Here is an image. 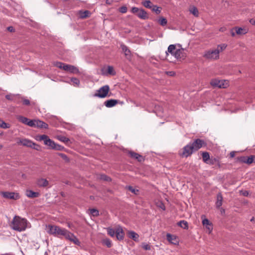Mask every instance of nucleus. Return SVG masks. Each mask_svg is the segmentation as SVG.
<instances>
[{
	"instance_id": "f257e3e1",
	"label": "nucleus",
	"mask_w": 255,
	"mask_h": 255,
	"mask_svg": "<svg viewBox=\"0 0 255 255\" xmlns=\"http://www.w3.org/2000/svg\"><path fill=\"white\" fill-rule=\"evenodd\" d=\"M11 228L14 231L22 232L27 228H30L31 225L25 218L15 216L10 224Z\"/></svg>"
},
{
	"instance_id": "f03ea898",
	"label": "nucleus",
	"mask_w": 255,
	"mask_h": 255,
	"mask_svg": "<svg viewBox=\"0 0 255 255\" xmlns=\"http://www.w3.org/2000/svg\"><path fill=\"white\" fill-rule=\"evenodd\" d=\"M203 56L208 59L216 60L219 58V50L215 49L209 50L205 52Z\"/></svg>"
},
{
	"instance_id": "7ed1b4c3",
	"label": "nucleus",
	"mask_w": 255,
	"mask_h": 255,
	"mask_svg": "<svg viewBox=\"0 0 255 255\" xmlns=\"http://www.w3.org/2000/svg\"><path fill=\"white\" fill-rule=\"evenodd\" d=\"M109 90V86L108 85H105L97 90V93H95L94 96L101 98H105L107 96Z\"/></svg>"
},
{
	"instance_id": "20e7f679",
	"label": "nucleus",
	"mask_w": 255,
	"mask_h": 255,
	"mask_svg": "<svg viewBox=\"0 0 255 255\" xmlns=\"http://www.w3.org/2000/svg\"><path fill=\"white\" fill-rule=\"evenodd\" d=\"M45 145L48 146L50 149H55L56 150L61 151L64 148L63 146L58 144L56 143L53 140L51 139H48L45 142Z\"/></svg>"
},
{
	"instance_id": "39448f33",
	"label": "nucleus",
	"mask_w": 255,
	"mask_h": 255,
	"mask_svg": "<svg viewBox=\"0 0 255 255\" xmlns=\"http://www.w3.org/2000/svg\"><path fill=\"white\" fill-rule=\"evenodd\" d=\"M210 83L212 86L220 88H226L228 85V83L225 81L218 79L212 80Z\"/></svg>"
},
{
	"instance_id": "423d86ee",
	"label": "nucleus",
	"mask_w": 255,
	"mask_h": 255,
	"mask_svg": "<svg viewBox=\"0 0 255 255\" xmlns=\"http://www.w3.org/2000/svg\"><path fill=\"white\" fill-rule=\"evenodd\" d=\"M195 151L198 150L203 145H206V143L203 140L200 139H196L193 143H191Z\"/></svg>"
},
{
	"instance_id": "0eeeda50",
	"label": "nucleus",
	"mask_w": 255,
	"mask_h": 255,
	"mask_svg": "<svg viewBox=\"0 0 255 255\" xmlns=\"http://www.w3.org/2000/svg\"><path fill=\"white\" fill-rule=\"evenodd\" d=\"M0 194L4 198L7 199L17 200L19 198L18 194L14 192H1Z\"/></svg>"
},
{
	"instance_id": "6e6552de",
	"label": "nucleus",
	"mask_w": 255,
	"mask_h": 255,
	"mask_svg": "<svg viewBox=\"0 0 255 255\" xmlns=\"http://www.w3.org/2000/svg\"><path fill=\"white\" fill-rule=\"evenodd\" d=\"M195 150L193 149V147H192L191 143H190L184 147L182 155L187 157L190 155Z\"/></svg>"
},
{
	"instance_id": "1a4fd4ad",
	"label": "nucleus",
	"mask_w": 255,
	"mask_h": 255,
	"mask_svg": "<svg viewBox=\"0 0 255 255\" xmlns=\"http://www.w3.org/2000/svg\"><path fill=\"white\" fill-rule=\"evenodd\" d=\"M19 142L24 146L30 147L36 149H37L36 146H38L36 143L33 142L32 141L25 138L20 139Z\"/></svg>"
},
{
	"instance_id": "9d476101",
	"label": "nucleus",
	"mask_w": 255,
	"mask_h": 255,
	"mask_svg": "<svg viewBox=\"0 0 255 255\" xmlns=\"http://www.w3.org/2000/svg\"><path fill=\"white\" fill-rule=\"evenodd\" d=\"M17 119L22 123L26 125H27L30 127H32L34 126L33 120H30L28 118L24 117L23 116H17Z\"/></svg>"
},
{
	"instance_id": "9b49d317",
	"label": "nucleus",
	"mask_w": 255,
	"mask_h": 255,
	"mask_svg": "<svg viewBox=\"0 0 255 255\" xmlns=\"http://www.w3.org/2000/svg\"><path fill=\"white\" fill-rule=\"evenodd\" d=\"M102 74L104 75H115L116 72L113 66H108L107 68H104L102 70Z\"/></svg>"
},
{
	"instance_id": "f8f14e48",
	"label": "nucleus",
	"mask_w": 255,
	"mask_h": 255,
	"mask_svg": "<svg viewBox=\"0 0 255 255\" xmlns=\"http://www.w3.org/2000/svg\"><path fill=\"white\" fill-rule=\"evenodd\" d=\"M34 126L32 127H37L47 129L48 128V125L43 121L38 120H33Z\"/></svg>"
},
{
	"instance_id": "ddd939ff",
	"label": "nucleus",
	"mask_w": 255,
	"mask_h": 255,
	"mask_svg": "<svg viewBox=\"0 0 255 255\" xmlns=\"http://www.w3.org/2000/svg\"><path fill=\"white\" fill-rule=\"evenodd\" d=\"M240 161L247 164H251L255 162V156L251 155L250 156H242L240 159Z\"/></svg>"
},
{
	"instance_id": "4468645a",
	"label": "nucleus",
	"mask_w": 255,
	"mask_h": 255,
	"mask_svg": "<svg viewBox=\"0 0 255 255\" xmlns=\"http://www.w3.org/2000/svg\"><path fill=\"white\" fill-rule=\"evenodd\" d=\"M20 94H8L5 96V98L17 104L19 103V96Z\"/></svg>"
},
{
	"instance_id": "2eb2a0df",
	"label": "nucleus",
	"mask_w": 255,
	"mask_h": 255,
	"mask_svg": "<svg viewBox=\"0 0 255 255\" xmlns=\"http://www.w3.org/2000/svg\"><path fill=\"white\" fill-rule=\"evenodd\" d=\"M63 70L73 73H77L79 72V70L77 68L74 66L66 64L65 66L63 67Z\"/></svg>"
},
{
	"instance_id": "dca6fc26",
	"label": "nucleus",
	"mask_w": 255,
	"mask_h": 255,
	"mask_svg": "<svg viewBox=\"0 0 255 255\" xmlns=\"http://www.w3.org/2000/svg\"><path fill=\"white\" fill-rule=\"evenodd\" d=\"M117 239L118 240H122L124 237V233L123 228L121 226H118L116 229V234Z\"/></svg>"
},
{
	"instance_id": "f3484780",
	"label": "nucleus",
	"mask_w": 255,
	"mask_h": 255,
	"mask_svg": "<svg viewBox=\"0 0 255 255\" xmlns=\"http://www.w3.org/2000/svg\"><path fill=\"white\" fill-rule=\"evenodd\" d=\"M136 15L138 17L142 19H146L148 18L146 11L142 8L139 9Z\"/></svg>"
},
{
	"instance_id": "a211bd4d",
	"label": "nucleus",
	"mask_w": 255,
	"mask_h": 255,
	"mask_svg": "<svg viewBox=\"0 0 255 255\" xmlns=\"http://www.w3.org/2000/svg\"><path fill=\"white\" fill-rule=\"evenodd\" d=\"M129 155L133 158L137 159L138 161H142L144 160L143 157L140 154L134 152L133 151H129Z\"/></svg>"
},
{
	"instance_id": "6ab92c4d",
	"label": "nucleus",
	"mask_w": 255,
	"mask_h": 255,
	"mask_svg": "<svg viewBox=\"0 0 255 255\" xmlns=\"http://www.w3.org/2000/svg\"><path fill=\"white\" fill-rule=\"evenodd\" d=\"M118 103V100L110 99L105 102L104 105L108 108H111L115 106Z\"/></svg>"
},
{
	"instance_id": "aec40b11",
	"label": "nucleus",
	"mask_w": 255,
	"mask_h": 255,
	"mask_svg": "<svg viewBox=\"0 0 255 255\" xmlns=\"http://www.w3.org/2000/svg\"><path fill=\"white\" fill-rule=\"evenodd\" d=\"M167 241L171 244L176 245L178 243V241L176 236L172 235L170 234H167L166 235Z\"/></svg>"
},
{
	"instance_id": "412c9836",
	"label": "nucleus",
	"mask_w": 255,
	"mask_h": 255,
	"mask_svg": "<svg viewBox=\"0 0 255 255\" xmlns=\"http://www.w3.org/2000/svg\"><path fill=\"white\" fill-rule=\"evenodd\" d=\"M203 160L206 163L213 164V162L210 160V155L208 152H203L202 154Z\"/></svg>"
},
{
	"instance_id": "4be33fe9",
	"label": "nucleus",
	"mask_w": 255,
	"mask_h": 255,
	"mask_svg": "<svg viewBox=\"0 0 255 255\" xmlns=\"http://www.w3.org/2000/svg\"><path fill=\"white\" fill-rule=\"evenodd\" d=\"M58 226H52V225H48L47 227L48 232L50 234L56 236L57 233Z\"/></svg>"
},
{
	"instance_id": "5701e85b",
	"label": "nucleus",
	"mask_w": 255,
	"mask_h": 255,
	"mask_svg": "<svg viewBox=\"0 0 255 255\" xmlns=\"http://www.w3.org/2000/svg\"><path fill=\"white\" fill-rule=\"evenodd\" d=\"M202 224L203 226H205L206 228L209 230L210 233L212 230L213 228L210 222L207 219H204L202 220Z\"/></svg>"
},
{
	"instance_id": "b1692460",
	"label": "nucleus",
	"mask_w": 255,
	"mask_h": 255,
	"mask_svg": "<svg viewBox=\"0 0 255 255\" xmlns=\"http://www.w3.org/2000/svg\"><path fill=\"white\" fill-rule=\"evenodd\" d=\"M234 29L235 30L236 34L239 35H244L248 32L247 29L242 27H235L234 28Z\"/></svg>"
},
{
	"instance_id": "393cba45",
	"label": "nucleus",
	"mask_w": 255,
	"mask_h": 255,
	"mask_svg": "<svg viewBox=\"0 0 255 255\" xmlns=\"http://www.w3.org/2000/svg\"><path fill=\"white\" fill-rule=\"evenodd\" d=\"M223 196L221 193H219L217 195V201L216 206L217 208H220L222 205Z\"/></svg>"
},
{
	"instance_id": "a878e982",
	"label": "nucleus",
	"mask_w": 255,
	"mask_h": 255,
	"mask_svg": "<svg viewBox=\"0 0 255 255\" xmlns=\"http://www.w3.org/2000/svg\"><path fill=\"white\" fill-rule=\"evenodd\" d=\"M173 56L177 59L183 58L184 56L183 49H176Z\"/></svg>"
},
{
	"instance_id": "bb28decb",
	"label": "nucleus",
	"mask_w": 255,
	"mask_h": 255,
	"mask_svg": "<svg viewBox=\"0 0 255 255\" xmlns=\"http://www.w3.org/2000/svg\"><path fill=\"white\" fill-rule=\"evenodd\" d=\"M19 103L22 102V104L24 106H30L31 104L30 101L26 98V97L22 96L21 95H19Z\"/></svg>"
},
{
	"instance_id": "cd10ccee",
	"label": "nucleus",
	"mask_w": 255,
	"mask_h": 255,
	"mask_svg": "<svg viewBox=\"0 0 255 255\" xmlns=\"http://www.w3.org/2000/svg\"><path fill=\"white\" fill-rule=\"evenodd\" d=\"M26 195L29 198H36L39 196V193L37 192H34L32 190H27L26 191Z\"/></svg>"
},
{
	"instance_id": "c85d7f7f",
	"label": "nucleus",
	"mask_w": 255,
	"mask_h": 255,
	"mask_svg": "<svg viewBox=\"0 0 255 255\" xmlns=\"http://www.w3.org/2000/svg\"><path fill=\"white\" fill-rule=\"evenodd\" d=\"M50 139L49 137L45 134L38 135L36 137V139L38 141H43L44 144L45 145V142Z\"/></svg>"
},
{
	"instance_id": "c756f323",
	"label": "nucleus",
	"mask_w": 255,
	"mask_h": 255,
	"mask_svg": "<svg viewBox=\"0 0 255 255\" xmlns=\"http://www.w3.org/2000/svg\"><path fill=\"white\" fill-rule=\"evenodd\" d=\"M37 185L40 187H45L48 185V181L43 178H40L37 180Z\"/></svg>"
},
{
	"instance_id": "7c9ffc66",
	"label": "nucleus",
	"mask_w": 255,
	"mask_h": 255,
	"mask_svg": "<svg viewBox=\"0 0 255 255\" xmlns=\"http://www.w3.org/2000/svg\"><path fill=\"white\" fill-rule=\"evenodd\" d=\"M67 230L64 228H61L58 226L57 233L56 236H64Z\"/></svg>"
},
{
	"instance_id": "2f4dec72",
	"label": "nucleus",
	"mask_w": 255,
	"mask_h": 255,
	"mask_svg": "<svg viewBox=\"0 0 255 255\" xmlns=\"http://www.w3.org/2000/svg\"><path fill=\"white\" fill-rule=\"evenodd\" d=\"M91 13L89 10H85V11H79V15L80 17L81 18H85L89 17Z\"/></svg>"
},
{
	"instance_id": "473e14b6",
	"label": "nucleus",
	"mask_w": 255,
	"mask_h": 255,
	"mask_svg": "<svg viewBox=\"0 0 255 255\" xmlns=\"http://www.w3.org/2000/svg\"><path fill=\"white\" fill-rule=\"evenodd\" d=\"M128 236L130 238L133 239L134 241H136L138 240L139 236L137 234L133 231H129L128 232Z\"/></svg>"
},
{
	"instance_id": "72a5a7b5",
	"label": "nucleus",
	"mask_w": 255,
	"mask_h": 255,
	"mask_svg": "<svg viewBox=\"0 0 255 255\" xmlns=\"http://www.w3.org/2000/svg\"><path fill=\"white\" fill-rule=\"evenodd\" d=\"M178 226L184 229H187L188 228V223L187 221L181 220L177 223Z\"/></svg>"
},
{
	"instance_id": "f704fd0d",
	"label": "nucleus",
	"mask_w": 255,
	"mask_h": 255,
	"mask_svg": "<svg viewBox=\"0 0 255 255\" xmlns=\"http://www.w3.org/2000/svg\"><path fill=\"white\" fill-rule=\"evenodd\" d=\"M141 4L143 6L148 8H151L152 7V3L149 0H146L144 1H142L141 2Z\"/></svg>"
},
{
	"instance_id": "c9c22d12",
	"label": "nucleus",
	"mask_w": 255,
	"mask_h": 255,
	"mask_svg": "<svg viewBox=\"0 0 255 255\" xmlns=\"http://www.w3.org/2000/svg\"><path fill=\"white\" fill-rule=\"evenodd\" d=\"M176 47L175 45L171 44L168 47L167 51L168 52L171 53L172 55H174V53H175V51H176Z\"/></svg>"
},
{
	"instance_id": "e433bc0d",
	"label": "nucleus",
	"mask_w": 255,
	"mask_h": 255,
	"mask_svg": "<svg viewBox=\"0 0 255 255\" xmlns=\"http://www.w3.org/2000/svg\"><path fill=\"white\" fill-rule=\"evenodd\" d=\"M121 48H122L123 51L124 52L126 56H129L130 55V51L128 49V48L127 47V46H126L125 45L122 44V45H121Z\"/></svg>"
},
{
	"instance_id": "4c0bfd02",
	"label": "nucleus",
	"mask_w": 255,
	"mask_h": 255,
	"mask_svg": "<svg viewBox=\"0 0 255 255\" xmlns=\"http://www.w3.org/2000/svg\"><path fill=\"white\" fill-rule=\"evenodd\" d=\"M74 235L73 233H72L70 232L69 231H68V230H67L64 237L67 240L71 241V239L74 237Z\"/></svg>"
},
{
	"instance_id": "58836bf2",
	"label": "nucleus",
	"mask_w": 255,
	"mask_h": 255,
	"mask_svg": "<svg viewBox=\"0 0 255 255\" xmlns=\"http://www.w3.org/2000/svg\"><path fill=\"white\" fill-rule=\"evenodd\" d=\"M71 82L72 84L74 86L78 87L80 85V81L76 78H72L71 79Z\"/></svg>"
},
{
	"instance_id": "ea45409f",
	"label": "nucleus",
	"mask_w": 255,
	"mask_h": 255,
	"mask_svg": "<svg viewBox=\"0 0 255 255\" xmlns=\"http://www.w3.org/2000/svg\"><path fill=\"white\" fill-rule=\"evenodd\" d=\"M90 214L94 217H97L99 215V212L98 210L95 209H89Z\"/></svg>"
},
{
	"instance_id": "a19ab883",
	"label": "nucleus",
	"mask_w": 255,
	"mask_h": 255,
	"mask_svg": "<svg viewBox=\"0 0 255 255\" xmlns=\"http://www.w3.org/2000/svg\"><path fill=\"white\" fill-rule=\"evenodd\" d=\"M158 22L161 26H165L167 24V20L165 18L161 17L158 19Z\"/></svg>"
},
{
	"instance_id": "79ce46f5",
	"label": "nucleus",
	"mask_w": 255,
	"mask_h": 255,
	"mask_svg": "<svg viewBox=\"0 0 255 255\" xmlns=\"http://www.w3.org/2000/svg\"><path fill=\"white\" fill-rule=\"evenodd\" d=\"M66 64L65 63H63L62 62H54L53 63V65L60 68V69H63V67L65 66Z\"/></svg>"
},
{
	"instance_id": "37998d69",
	"label": "nucleus",
	"mask_w": 255,
	"mask_h": 255,
	"mask_svg": "<svg viewBox=\"0 0 255 255\" xmlns=\"http://www.w3.org/2000/svg\"><path fill=\"white\" fill-rule=\"evenodd\" d=\"M151 9L153 11L155 12L157 14L161 12L160 8L157 5H153Z\"/></svg>"
},
{
	"instance_id": "c03bdc74",
	"label": "nucleus",
	"mask_w": 255,
	"mask_h": 255,
	"mask_svg": "<svg viewBox=\"0 0 255 255\" xmlns=\"http://www.w3.org/2000/svg\"><path fill=\"white\" fill-rule=\"evenodd\" d=\"M103 244L106 245L108 248H110L112 246L111 241L109 239L103 240Z\"/></svg>"
},
{
	"instance_id": "a18cd8bd",
	"label": "nucleus",
	"mask_w": 255,
	"mask_h": 255,
	"mask_svg": "<svg viewBox=\"0 0 255 255\" xmlns=\"http://www.w3.org/2000/svg\"><path fill=\"white\" fill-rule=\"evenodd\" d=\"M227 47V45L225 44H220V45H218L217 48L216 49V50H219V53H220V52H222L223 50H224V49H225V48Z\"/></svg>"
},
{
	"instance_id": "49530a36",
	"label": "nucleus",
	"mask_w": 255,
	"mask_h": 255,
	"mask_svg": "<svg viewBox=\"0 0 255 255\" xmlns=\"http://www.w3.org/2000/svg\"><path fill=\"white\" fill-rule=\"evenodd\" d=\"M107 232L109 235H110L112 237H114L115 236L116 234V231H115L114 229L108 228L107 229Z\"/></svg>"
},
{
	"instance_id": "de8ad7c7",
	"label": "nucleus",
	"mask_w": 255,
	"mask_h": 255,
	"mask_svg": "<svg viewBox=\"0 0 255 255\" xmlns=\"http://www.w3.org/2000/svg\"><path fill=\"white\" fill-rule=\"evenodd\" d=\"M190 11L194 15L196 16H198V10L197 8L195 7H193L190 9Z\"/></svg>"
},
{
	"instance_id": "09e8293b",
	"label": "nucleus",
	"mask_w": 255,
	"mask_h": 255,
	"mask_svg": "<svg viewBox=\"0 0 255 255\" xmlns=\"http://www.w3.org/2000/svg\"><path fill=\"white\" fill-rule=\"evenodd\" d=\"M70 241L72 242L76 245L80 246V244H81L80 242L79 241V240L77 239V238L75 235Z\"/></svg>"
},
{
	"instance_id": "8fccbe9b",
	"label": "nucleus",
	"mask_w": 255,
	"mask_h": 255,
	"mask_svg": "<svg viewBox=\"0 0 255 255\" xmlns=\"http://www.w3.org/2000/svg\"><path fill=\"white\" fill-rule=\"evenodd\" d=\"M58 139L63 142L66 143L69 141V138L64 136H59L58 137Z\"/></svg>"
},
{
	"instance_id": "3c124183",
	"label": "nucleus",
	"mask_w": 255,
	"mask_h": 255,
	"mask_svg": "<svg viewBox=\"0 0 255 255\" xmlns=\"http://www.w3.org/2000/svg\"><path fill=\"white\" fill-rule=\"evenodd\" d=\"M127 188L128 189V190H129L130 191H131L132 193L135 194H137V193L138 192V190L137 189H134V188H133L132 186H128Z\"/></svg>"
},
{
	"instance_id": "603ef678",
	"label": "nucleus",
	"mask_w": 255,
	"mask_h": 255,
	"mask_svg": "<svg viewBox=\"0 0 255 255\" xmlns=\"http://www.w3.org/2000/svg\"><path fill=\"white\" fill-rule=\"evenodd\" d=\"M0 127L3 128H9V126L4 122L0 121Z\"/></svg>"
},
{
	"instance_id": "864d4df0",
	"label": "nucleus",
	"mask_w": 255,
	"mask_h": 255,
	"mask_svg": "<svg viewBox=\"0 0 255 255\" xmlns=\"http://www.w3.org/2000/svg\"><path fill=\"white\" fill-rule=\"evenodd\" d=\"M142 247L144 250H145L146 251L150 250L151 249L150 246L146 243H142Z\"/></svg>"
},
{
	"instance_id": "5fc2aeb1",
	"label": "nucleus",
	"mask_w": 255,
	"mask_h": 255,
	"mask_svg": "<svg viewBox=\"0 0 255 255\" xmlns=\"http://www.w3.org/2000/svg\"><path fill=\"white\" fill-rule=\"evenodd\" d=\"M100 178H101V179H102L103 180L107 181L111 180V178L109 177H108V176H107L105 174H102L100 176Z\"/></svg>"
},
{
	"instance_id": "6e6d98bb",
	"label": "nucleus",
	"mask_w": 255,
	"mask_h": 255,
	"mask_svg": "<svg viewBox=\"0 0 255 255\" xmlns=\"http://www.w3.org/2000/svg\"><path fill=\"white\" fill-rule=\"evenodd\" d=\"M119 11L122 13H125L127 11V7L126 6H123L119 8Z\"/></svg>"
},
{
	"instance_id": "4d7b16f0",
	"label": "nucleus",
	"mask_w": 255,
	"mask_h": 255,
	"mask_svg": "<svg viewBox=\"0 0 255 255\" xmlns=\"http://www.w3.org/2000/svg\"><path fill=\"white\" fill-rule=\"evenodd\" d=\"M139 8L137 7H133L131 8V12L132 13H134V14H136L138 12V11H139Z\"/></svg>"
},
{
	"instance_id": "13d9d810",
	"label": "nucleus",
	"mask_w": 255,
	"mask_h": 255,
	"mask_svg": "<svg viewBox=\"0 0 255 255\" xmlns=\"http://www.w3.org/2000/svg\"><path fill=\"white\" fill-rule=\"evenodd\" d=\"M242 194L245 196H247L249 194V193L247 191H241Z\"/></svg>"
},
{
	"instance_id": "bf43d9fd",
	"label": "nucleus",
	"mask_w": 255,
	"mask_h": 255,
	"mask_svg": "<svg viewBox=\"0 0 255 255\" xmlns=\"http://www.w3.org/2000/svg\"><path fill=\"white\" fill-rule=\"evenodd\" d=\"M250 22L251 23V24H252V25H255V19H254V18H252L250 20Z\"/></svg>"
},
{
	"instance_id": "052dcab7",
	"label": "nucleus",
	"mask_w": 255,
	"mask_h": 255,
	"mask_svg": "<svg viewBox=\"0 0 255 255\" xmlns=\"http://www.w3.org/2000/svg\"><path fill=\"white\" fill-rule=\"evenodd\" d=\"M159 207L161 209H162L163 210H165V207L163 203H162L159 205Z\"/></svg>"
},
{
	"instance_id": "680f3d73",
	"label": "nucleus",
	"mask_w": 255,
	"mask_h": 255,
	"mask_svg": "<svg viewBox=\"0 0 255 255\" xmlns=\"http://www.w3.org/2000/svg\"><path fill=\"white\" fill-rule=\"evenodd\" d=\"M7 30L9 31H10V32H12L14 31V29L13 28V27L12 26H9L7 27Z\"/></svg>"
},
{
	"instance_id": "e2e57ef3",
	"label": "nucleus",
	"mask_w": 255,
	"mask_h": 255,
	"mask_svg": "<svg viewBox=\"0 0 255 255\" xmlns=\"http://www.w3.org/2000/svg\"><path fill=\"white\" fill-rule=\"evenodd\" d=\"M230 155L231 157H234L235 155V153L234 151H232L230 152Z\"/></svg>"
},
{
	"instance_id": "0e129e2a",
	"label": "nucleus",
	"mask_w": 255,
	"mask_h": 255,
	"mask_svg": "<svg viewBox=\"0 0 255 255\" xmlns=\"http://www.w3.org/2000/svg\"><path fill=\"white\" fill-rule=\"evenodd\" d=\"M60 156L64 159L67 158V156L65 154L61 153L60 154Z\"/></svg>"
},
{
	"instance_id": "69168bd1",
	"label": "nucleus",
	"mask_w": 255,
	"mask_h": 255,
	"mask_svg": "<svg viewBox=\"0 0 255 255\" xmlns=\"http://www.w3.org/2000/svg\"><path fill=\"white\" fill-rule=\"evenodd\" d=\"M234 30V28H233V29L232 30V31H231V35H232V36H233V37L235 36L236 33H235V32H234L233 31V30Z\"/></svg>"
},
{
	"instance_id": "338daca9",
	"label": "nucleus",
	"mask_w": 255,
	"mask_h": 255,
	"mask_svg": "<svg viewBox=\"0 0 255 255\" xmlns=\"http://www.w3.org/2000/svg\"><path fill=\"white\" fill-rule=\"evenodd\" d=\"M12 255L11 254H5V255Z\"/></svg>"
},
{
	"instance_id": "774afa93",
	"label": "nucleus",
	"mask_w": 255,
	"mask_h": 255,
	"mask_svg": "<svg viewBox=\"0 0 255 255\" xmlns=\"http://www.w3.org/2000/svg\"><path fill=\"white\" fill-rule=\"evenodd\" d=\"M254 217H253V218L251 219V221H254Z\"/></svg>"
}]
</instances>
